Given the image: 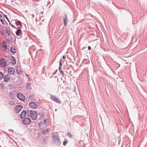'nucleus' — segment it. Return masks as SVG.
I'll return each mask as SVG.
<instances>
[{"label": "nucleus", "mask_w": 147, "mask_h": 147, "mask_svg": "<svg viewBox=\"0 0 147 147\" xmlns=\"http://www.w3.org/2000/svg\"><path fill=\"white\" fill-rule=\"evenodd\" d=\"M27 115L34 120H36L37 118V114L36 111L28 110L27 111Z\"/></svg>", "instance_id": "obj_1"}, {"label": "nucleus", "mask_w": 147, "mask_h": 147, "mask_svg": "<svg viewBox=\"0 0 147 147\" xmlns=\"http://www.w3.org/2000/svg\"><path fill=\"white\" fill-rule=\"evenodd\" d=\"M17 96L18 98L21 100L24 101L25 100L26 98L25 96L20 92H18L17 94Z\"/></svg>", "instance_id": "obj_2"}, {"label": "nucleus", "mask_w": 147, "mask_h": 147, "mask_svg": "<svg viewBox=\"0 0 147 147\" xmlns=\"http://www.w3.org/2000/svg\"><path fill=\"white\" fill-rule=\"evenodd\" d=\"M7 65V61L3 59H0V66L2 67H4Z\"/></svg>", "instance_id": "obj_3"}, {"label": "nucleus", "mask_w": 147, "mask_h": 147, "mask_svg": "<svg viewBox=\"0 0 147 147\" xmlns=\"http://www.w3.org/2000/svg\"><path fill=\"white\" fill-rule=\"evenodd\" d=\"M29 106L33 109L37 108L38 107V105L36 102H32L29 103Z\"/></svg>", "instance_id": "obj_4"}, {"label": "nucleus", "mask_w": 147, "mask_h": 147, "mask_svg": "<svg viewBox=\"0 0 147 147\" xmlns=\"http://www.w3.org/2000/svg\"><path fill=\"white\" fill-rule=\"evenodd\" d=\"M50 98L51 100H52L57 102L60 103L61 101H60L59 99L58 98H56L55 96L53 95H51Z\"/></svg>", "instance_id": "obj_5"}, {"label": "nucleus", "mask_w": 147, "mask_h": 147, "mask_svg": "<svg viewBox=\"0 0 147 147\" xmlns=\"http://www.w3.org/2000/svg\"><path fill=\"white\" fill-rule=\"evenodd\" d=\"M31 121L30 119L28 118H25L22 121V123L24 125H28Z\"/></svg>", "instance_id": "obj_6"}, {"label": "nucleus", "mask_w": 147, "mask_h": 147, "mask_svg": "<svg viewBox=\"0 0 147 147\" xmlns=\"http://www.w3.org/2000/svg\"><path fill=\"white\" fill-rule=\"evenodd\" d=\"M8 72L9 74L13 75L15 74V70L13 68L10 67L8 69Z\"/></svg>", "instance_id": "obj_7"}, {"label": "nucleus", "mask_w": 147, "mask_h": 147, "mask_svg": "<svg viewBox=\"0 0 147 147\" xmlns=\"http://www.w3.org/2000/svg\"><path fill=\"white\" fill-rule=\"evenodd\" d=\"M63 20L64 24L65 26H66L68 21L67 17L66 14H65L64 15L63 18Z\"/></svg>", "instance_id": "obj_8"}, {"label": "nucleus", "mask_w": 147, "mask_h": 147, "mask_svg": "<svg viewBox=\"0 0 147 147\" xmlns=\"http://www.w3.org/2000/svg\"><path fill=\"white\" fill-rule=\"evenodd\" d=\"M22 106L21 105H17L15 108V111L16 113H18L22 108Z\"/></svg>", "instance_id": "obj_9"}, {"label": "nucleus", "mask_w": 147, "mask_h": 147, "mask_svg": "<svg viewBox=\"0 0 147 147\" xmlns=\"http://www.w3.org/2000/svg\"><path fill=\"white\" fill-rule=\"evenodd\" d=\"M10 78V76L9 74L5 75L4 76V81L5 82L8 81Z\"/></svg>", "instance_id": "obj_10"}, {"label": "nucleus", "mask_w": 147, "mask_h": 147, "mask_svg": "<svg viewBox=\"0 0 147 147\" xmlns=\"http://www.w3.org/2000/svg\"><path fill=\"white\" fill-rule=\"evenodd\" d=\"M10 60L11 63L13 64H15L16 63V60L15 58L13 56L10 57Z\"/></svg>", "instance_id": "obj_11"}, {"label": "nucleus", "mask_w": 147, "mask_h": 147, "mask_svg": "<svg viewBox=\"0 0 147 147\" xmlns=\"http://www.w3.org/2000/svg\"><path fill=\"white\" fill-rule=\"evenodd\" d=\"M2 47L3 48L4 51H5L7 49V45L5 42H3L2 43Z\"/></svg>", "instance_id": "obj_12"}, {"label": "nucleus", "mask_w": 147, "mask_h": 147, "mask_svg": "<svg viewBox=\"0 0 147 147\" xmlns=\"http://www.w3.org/2000/svg\"><path fill=\"white\" fill-rule=\"evenodd\" d=\"M55 140H53L55 141V144L59 146L60 145V141L59 140V138H55Z\"/></svg>", "instance_id": "obj_13"}, {"label": "nucleus", "mask_w": 147, "mask_h": 147, "mask_svg": "<svg viewBox=\"0 0 147 147\" xmlns=\"http://www.w3.org/2000/svg\"><path fill=\"white\" fill-rule=\"evenodd\" d=\"M26 111L25 110L23 111L21 113L20 115V118H24L25 117L26 115Z\"/></svg>", "instance_id": "obj_14"}, {"label": "nucleus", "mask_w": 147, "mask_h": 147, "mask_svg": "<svg viewBox=\"0 0 147 147\" xmlns=\"http://www.w3.org/2000/svg\"><path fill=\"white\" fill-rule=\"evenodd\" d=\"M53 138H58L59 137L58 134L57 132H54L52 134Z\"/></svg>", "instance_id": "obj_15"}, {"label": "nucleus", "mask_w": 147, "mask_h": 147, "mask_svg": "<svg viewBox=\"0 0 147 147\" xmlns=\"http://www.w3.org/2000/svg\"><path fill=\"white\" fill-rule=\"evenodd\" d=\"M16 71L17 73L18 74H20L22 72V71L21 70V67L19 66L17 67Z\"/></svg>", "instance_id": "obj_16"}, {"label": "nucleus", "mask_w": 147, "mask_h": 147, "mask_svg": "<svg viewBox=\"0 0 147 147\" xmlns=\"http://www.w3.org/2000/svg\"><path fill=\"white\" fill-rule=\"evenodd\" d=\"M21 32V30L20 29H18L16 32V35L18 36H19L20 35Z\"/></svg>", "instance_id": "obj_17"}, {"label": "nucleus", "mask_w": 147, "mask_h": 147, "mask_svg": "<svg viewBox=\"0 0 147 147\" xmlns=\"http://www.w3.org/2000/svg\"><path fill=\"white\" fill-rule=\"evenodd\" d=\"M49 129H48V128H46L44 129L42 132V133L43 134H45L48 132L49 131Z\"/></svg>", "instance_id": "obj_18"}, {"label": "nucleus", "mask_w": 147, "mask_h": 147, "mask_svg": "<svg viewBox=\"0 0 147 147\" xmlns=\"http://www.w3.org/2000/svg\"><path fill=\"white\" fill-rule=\"evenodd\" d=\"M6 28V31L8 35H10L11 33V32L9 29L7 28Z\"/></svg>", "instance_id": "obj_19"}, {"label": "nucleus", "mask_w": 147, "mask_h": 147, "mask_svg": "<svg viewBox=\"0 0 147 147\" xmlns=\"http://www.w3.org/2000/svg\"><path fill=\"white\" fill-rule=\"evenodd\" d=\"M11 52L13 54H14L16 53V50L15 48L13 47H12L11 48Z\"/></svg>", "instance_id": "obj_20"}, {"label": "nucleus", "mask_w": 147, "mask_h": 147, "mask_svg": "<svg viewBox=\"0 0 147 147\" xmlns=\"http://www.w3.org/2000/svg\"><path fill=\"white\" fill-rule=\"evenodd\" d=\"M26 88L28 89H31V86L30 83H27L26 85Z\"/></svg>", "instance_id": "obj_21"}, {"label": "nucleus", "mask_w": 147, "mask_h": 147, "mask_svg": "<svg viewBox=\"0 0 147 147\" xmlns=\"http://www.w3.org/2000/svg\"><path fill=\"white\" fill-rule=\"evenodd\" d=\"M16 23L17 25H18V24H19L20 27H21L22 26V24L21 23V22L19 21H17L16 22Z\"/></svg>", "instance_id": "obj_22"}, {"label": "nucleus", "mask_w": 147, "mask_h": 147, "mask_svg": "<svg viewBox=\"0 0 147 147\" xmlns=\"http://www.w3.org/2000/svg\"><path fill=\"white\" fill-rule=\"evenodd\" d=\"M43 140H42V141H43V142L44 144H46L47 143V138L44 139L43 138Z\"/></svg>", "instance_id": "obj_23"}, {"label": "nucleus", "mask_w": 147, "mask_h": 147, "mask_svg": "<svg viewBox=\"0 0 147 147\" xmlns=\"http://www.w3.org/2000/svg\"><path fill=\"white\" fill-rule=\"evenodd\" d=\"M3 78V73L1 71H0V80L2 79Z\"/></svg>", "instance_id": "obj_24"}, {"label": "nucleus", "mask_w": 147, "mask_h": 147, "mask_svg": "<svg viewBox=\"0 0 147 147\" xmlns=\"http://www.w3.org/2000/svg\"><path fill=\"white\" fill-rule=\"evenodd\" d=\"M9 104L11 105H14L15 104L14 102L12 101H9Z\"/></svg>", "instance_id": "obj_25"}, {"label": "nucleus", "mask_w": 147, "mask_h": 147, "mask_svg": "<svg viewBox=\"0 0 147 147\" xmlns=\"http://www.w3.org/2000/svg\"><path fill=\"white\" fill-rule=\"evenodd\" d=\"M68 142V141H67L66 140H65L63 142V145L64 146H65L66 144Z\"/></svg>", "instance_id": "obj_26"}, {"label": "nucleus", "mask_w": 147, "mask_h": 147, "mask_svg": "<svg viewBox=\"0 0 147 147\" xmlns=\"http://www.w3.org/2000/svg\"><path fill=\"white\" fill-rule=\"evenodd\" d=\"M44 123L46 125L48 123V122L47 121V119H45L44 120Z\"/></svg>", "instance_id": "obj_27"}, {"label": "nucleus", "mask_w": 147, "mask_h": 147, "mask_svg": "<svg viewBox=\"0 0 147 147\" xmlns=\"http://www.w3.org/2000/svg\"><path fill=\"white\" fill-rule=\"evenodd\" d=\"M43 124V122H40L38 124V126L39 127H40Z\"/></svg>", "instance_id": "obj_28"}, {"label": "nucleus", "mask_w": 147, "mask_h": 147, "mask_svg": "<svg viewBox=\"0 0 147 147\" xmlns=\"http://www.w3.org/2000/svg\"><path fill=\"white\" fill-rule=\"evenodd\" d=\"M67 135L68 136L69 138L71 137V134L69 133H67Z\"/></svg>", "instance_id": "obj_29"}, {"label": "nucleus", "mask_w": 147, "mask_h": 147, "mask_svg": "<svg viewBox=\"0 0 147 147\" xmlns=\"http://www.w3.org/2000/svg\"><path fill=\"white\" fill-rule=\"evenodd\" d=\"M60 72L61 74H62L63 76L64 75V73H63V71H62V70H61V71H60Z\"/></svg>", "instance_id": "obj_30"}, {"label": "nucleus", "mask_w": 147, "mask_h": 147, "mask_svg": "<svg viewBox=\"0 0 147 147\" xmlns=\"http://www.w3.org/2000/svg\"><path fill=\"white\" fill-rule=\"evenodd\" d=\"M59 67H61V66H62V64L61 61H60V62L59 63Z\"/></svg>", "instance_id": "obj_31"}, {"label": "nucleus", "mask_w": 147, "mask_h": 147, "mask_svg": "<svg viewBox=\"0 0 147 147\" xmlns=\"http://www.w3.org/2000/svg\"><path fill=\"white\" fill-rule=\"evenodd\" d=\"M5 18H6L7 20L9 22V21L8 19V18L6 17L5 15Z\"/></svg>", "instance_id": "obj_32"}, {"label": "nucleus", "mask_w": 147, "mask_h": 147, "mask_svg": "<svg viewBox=\"0 0 147 147\" xmlns=\"http://www.w3.org/2000/svg\"><path fill=\"white\" fill-rule=\"evenodd\" d=\"M0 21L3 24H4V23L3 22V20L2 19H0Z\"/></svg>", "instance_id": "obj_33"}, {"label": "nucleus", "mask_w": 147, "mask_h": 147, "mask_svg": "<svg viewBox=\"0 0 147 147\" xmlns=\"http://www.w3.org/2000/svg\"><path fill=\"white\" fill-rule=\"evenodd\" d=\"M88 49L89 50H91V47L90 46H89L88 47Z\"/></svg>", "instance_id": "obj_34"}, {"label": "nucleus", "mask_w": 147, "mask_h": 147, "mask_svg": "<svg viewBox=\"0 0 147 147\" xmlns=\"http://www.w3.org/2000/svg\"><path fill=\"white\" fill-rule=\"evenodd\" d=\"M61 67H59V71L61 70Z\"/></svg>", "instance_id": "obj_35"}, {"label": "nucleus", "mask_w": 147, "mask_h": 147, "mask_svg": "<svg viewBox=\"0 0 147 147\" xmlns=\"http://www.w3.org/2000/svg\"><path fill=\"white\" fill-rule=\"evenodd\" d=\"M62 58L63 59H65V56L63 55L62 57Z\"/></svg>", "instance_id": "obj_36"}, {"label": "nucleus", "mask_w": 147, "mask_h": 147, "mask_svg": "<svg viewBox=\"0 0 147 147\" xmlns=\"http://www.w3.org/2000/svg\"><path fill=\"white\" fill-rule=\"evenodd\" d=\"M11 26L13 28H14L15 27V26L13 25L12 24H11Z\"/></svg>", "instance_id": "obj_37"}, {"label": "nucleus", "mask_w": 147, "mask_h": 147, "mask_svg": "<svg viewBox=\"0 0 147 147\" xmlns=\"http://www.w3.org/2000/svg\"><path fill=\"white\" fill-rule=\"evenodd\" d=\"M1 34L3 35V36H4V32H2L1 33Z\"/></svg>", "instance_id": "obj_38"}, {"label": "nucleus", "mask_w": 147, "mask_h": 147, "mask_svg": "<svg viewBox=\"0 0 147 147\" xmlns=\"http://www.w3.org/2000/svg\"><path fill=\"white\" fill-rule=\"evenodd\" d=\"M57 71V70H56V71L53 73V75H54V74H55L56 72V71Z\"/></svg>", "instance_id": "obj_39"}, {"label": "nucleus", "mask_w": 147, "mask_h": 147, "mask_svg": "<svg viewBox=\"0 0 147 147\" xmlns=\"http://www.w3.org/2000/svg\"><path fill=\"white\" fill-rule=\"evenodd\" d=\"M11 140L13 141L14 142H15V140L12 139V138H11Z\"/></svg>", "instance_id": "obj_40"}, {"label": "nucleus", "mask_w": 147, "mask_h": 147, "mask_svg": "<svg viewBox=\"0 0 147 147\" xmlns=\"http://www.w3.org/2000/svg\"><path fill=\"white\" fill-rule=\"evenodd\" d=\"M0 17H1V18H2V16L1 15V14H0Z\"/></svg>", "instance_id": "obj_41"}, {"label": "nucleus", "mask_w": 147, "mask_h": 147, "mask_svg": "<svg viewBox=\"0 0 147 147\" xmlns=\"http://www.w3.org/2000/svg\"><path fill=\"white\" fill-rule=\"evenodd\" d=\"M31 97V96H29V98H30Z\"/></svg>", "instance_id": "obj_42"}, {"label": "nucleus", "mask_w": 147, "mask_h": 147, "mask_svg": "<svg viewBox=\"0 0 147 147\" xmlns=\"http://www.w3.org/2000/svg\"><path fill=\"white\" fill-rule=\"evenodd\" d=\"M31 97V96H29V98H30Z\"/></svg>", "instance_id": "obj_43"}, {"label": "nucleus", "mask_w": 147, "mask_h": 147, "mask_svg": "<svg viewBox=\"0 0 147 147\" xmlns=\"http://www.w3.org/2000/svg\"><path fill=\"white\" fill-rule=\"evenodd\" d=\"M55 111H57V109H55Z\"/></svg>", "instance_id": "obj_44"}]
</instances>
